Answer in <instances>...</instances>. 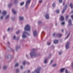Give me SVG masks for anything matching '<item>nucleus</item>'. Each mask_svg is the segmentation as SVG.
Wrapping results in <instances>:
<instances>
[{"mask_svg":"<svg viewBox=\"0 0 73 73\" xmlns=\"http://www.w3.org/2000/svg\"><path fill=\"white\" fill-rule=\"evenodd\" d=\"M24 30L26 31H31V26L29 24L26 25L24 28Z\"/></svg>","mask_w":73,"mask_h":73,"instance_id":"obj_1","label":"nucleus"},{"mask_svg":"<svg viewBox=\"0 0 73 73\" xmlns=\"http://www.w3.org/2000/svg\"><path fill=\"white\" fill-rule=\"evenodd\" d=\"M30 54L32 58L33 57H36L38 56V54H36L33 51H31L30 53Z\"/></svg>","mask_w":73,"mask_h":73,"instance_id":"obj_2","label":"nucleus"},{"mask_svg":"<svg viewBox=\"0 0 73 73\" xmlns=\"http://www.w3.org/2000/svg\"><path fill=\"white\" fill-rule=\"evenodd\" d=\"M26 34H27L28 35V36H30V34H29L28 32L26 31H24L23 32V33L22 35V37L24 38H27V36L26 35Z\"/></svg>","mask_w":73,"mask_h":73,"instance_id":"obj_3","label":"nucleus"},{"mask_svg":"<svg viewBox=\"0 0 73 73\" xmlns=\"http://www.w3.org/2000/svg\"><path fill=\"white\" fill-rule=\"evenodd\" d=\"M40 69H41V68L39 67L37 69L35 70L34 72H32V73H35L36 72V73H40Z\"/></svg>","mask_w":73,"mask_h":73,"instance_id":"obj_4","label":"nucleus"},{"mask_svg":"<svg viewBox=\"0 0 73 73\" xmlns=\"http://www.w3.org/2000/svg\"><path fill=\"white\" fill-rule=\"evenodd\" d=\"M70 43L69 42H67L66 45V49H69V45H70Z\"/></svg>","mask_w":73,"mask_h":73,"instance_id":"obj_5","label":"nucleus"},{"mask_svg":"<svg viewBox=\"0 0 73 73\" xmlns=\"http://www.w3.org/2000/svg\"><path fill=\"white\" fill-rule=\"evenodd\" d=\"M30 2H31V0H27V1L26 2V8H27L28 7V4L30 3Z\"/></svg>","mask_w":73,"mask_h":73,"instance_id":"obj_6","label":"nucleus"},{"mask_svg":"<svg viewBox=\"0 0 73 73\" xmlns=\"http://www.w3.org/2000/svg\"><path fill=\"white\" fill-rule=\"evenodd\" d=\"M53 35L54 36H58V37H61V36H62V35H61V34H56L55 33H54L53 34Z\"/></svg>","mask_w":73,"mask_h":73,"instance_id":"obj_7","label":"nucleus"},{"mask_svg":"<svg viewBox=\"0 0 73 73\" xmlns=\"http://www.w3.org/2000/svg\"><path fill=\"white\" fill-rule=\"evenodd\" d=\"M33 35L34 36H37V31L36 30H35L33 32Z\"/></svg>","mask_w":73,"mask_h":73,"instance_id":"obj_8","label":"nucleus"},{"mask_svg":"<svg viewBox=\"0 0 73 73\" xmlns=\"http://www.w3.org/2000/svg\"><path fill=\"white\" fill-rule=\"evenodd\" d=\"M45 17L46 19H49V14H46L45 15Z\"/></svg>","mask_w":73,"mask_h":73,"instance_id":"obj_9","label":"nucleus"},{"mask_svg":"<svg viewBox=\"0 0 73 73\" xmlns=\"http://www.w3.org/2000/svg\"><path fill=\"white\" fill-rule=\"evenodd\" d=\"M68 23H69V25L70 26L71 25H72V21L71 19H69Z\"/></svg>","mask_w":73,"mask_h":73,"instance_id":"obj_10","label":"nucleus"},{"mask_svg":"<svg viewBox=\"0 0 73 73\" xmlns=\"http://www.w3.org/2000/svg\"><path fill=\"white\" fill-rule=\"evenodd\" d=\"M65 68H64L61 69L60 70V72L61 73H63V72H64V71L65 70Z\"/></svg>","mask_w":73,"mask_h":73,"instance_id":"obj_11","label":"nucleus"},{"mask_svg":"<svg viewBox=\"0 0 73 73\" xmlns=\"http://www.w3.org/2000/svg\"><path fill=\"white\" fill-rule=\"evenodd\" d=\"M48 58H49L48 57L47 58H45V59L44 60V63L45 64H46V63H47V62H48V61H47V59H48Z\"/></svg>","mask_w":73,"mask_h":73,"instance_id":"obj_12","label":"nucleus"},{"mask_svg":"<svg viewBox=\"0 0 73 73\" xmlns=\"http://www.w3.org/2000/svg\"><path fill=\"white\" fill-rule=\"evenodd\" d=\"M64 8H65V9H63L62 11V13H63L64 12L65 10V9H66V8H67V5H66Z\"/></svg>","mask_w":73,"mask_h":73,"instance_id":"obj_13","label":"nucleus"},{"mask_svg":"<svg viewBox=\"0 0 73 73\" xmlns=\"http://www.w3.org/2000/svg\"><path fill=\"white\" fill-rule=\"evenodd\" d=\"M6 13L7 11H4L2 13V14L3 15V16H5V15H6Z\"/></svg>","mask_w":73,"mask_h":73,"instance_id":"obj_14","label":"nucleus"},{"mask_svg":"<svg viewBox=\"0 0 73 73\" xmlns=\"http://www.w3.org/2000/svg\"><path fill=\"white\" fill-rule=\"evenodd\" d=\"M20 48V46H16L15 47V49L16 50H17L18 49H19Z\"/></svg>","mask_w":73,"mask_h":73,"instance_id":"obj_15","label":"nucleus"},{"mask_svg":"<svg viewBox=\"0 0 73 73\" xmlns=\"http://www.w3.org/2000/svg\"><path fill=\"white\" fill-rule=\"evenodd\" d=\"M54 44H57L58 43V40H54Z\"/></svg>","mask_w":73,"mask_h":73,"instance_id":"obj_16","label":"nucleus"},{"mask_svg":"<svg viewBox=\"0 0 73 73\" xmlns=\"http://www.w3.org/2000/svg\"><path fill=\"white\" fill-rule=\"evenodd\" d=\"M12 11L14 14H16L17 13L16 11H15L14 9H13L12 10Z\"/></svg>","mask_w":73,"mask_h":73,"instance_id":"obj_17","label":"nucleus"},{"mask_svg":"<svg viewBox=\"0 0 73 73\" xmlns=\"http://www.w3.org/2000/svg\"><path fill=\"white\" fill-rule=\"evenodd\" d=\"M19 19L20 20H23L24 19V17L22 16H21L19 17Z\"/></svg>","mask_w":73,"mask_h":73,"instance_id":"obj_18","label":"nucleus"},{"mask_svg":"<svg viewBox=\"0 0 73 73\" xmlns=\"http://www.w3.org/2000/svg\"><path fill=\"white\" fill-rule=\"evenodd\" d=\"M70 7L71 8H73V4L72 3H71L70 4Z\"/></svg>","mask_w":73,"mask_h":73,"instance_id":"obj_19","label":"nucleus"},{"mask_svg":"<svg viewBox=\"0 0 73 73\" xmlns=\"http://www.w3.org/2000/svg\"><path fill=\"white\" fill-rule=\"evenodd\" d=\"M60 18L61 19V21H62V20H64V18L63 16H61L60 17Z\"/></svg>","mask_w":73,"mask_h":73,"instance_id":"obj_20","label":"nucleus"},{"mask_svg":"<svg viewBox=\"0 0 73 73\" xmlns=\"http://www.w3.org/2000/svg\"><path fill=\"white\" fill-rule=\"evenodd\" d=\"M26 63H27V62H26V61H23V64L24 65H25V64H26Z\"/></svg>","mask_w":73,"mask_h":73,"instance_id":"obj_21","label":"nucleus"},{"mask_svg":"<svg viewBox=\"0 0 73 73\" xmlns=\"http://www.w3.org/2000/svg\"><path fill=\"white\" fill-rule=\"evenodd\" d=\"M7 68V66H4L3 67V69H6Z\"/></svg>","mask_w":73,"mask_h":73,"instance_id":"obj_22","label":"nucleus"},{"mask_svg":"<svg viewBox=\"0 0 73 73\" xmlns=\"http://www.w3.org/2000/svg\"><path fill=\"white\" fill-rule=\"evenodd\" d=\"M9 17V15H8L5 17L6 19H8Z\"/></svg>","mask_w":73,"mask_h":73,"instance_id":"obj_23","label":"nucleus"},{"mask_svg":"<svg viewBox=\"0 0 73 73\" xmlns=\"http://www.w3.org/2000/svg\"><path fill=\"white\" fill-rule=\"evenodd\" d=\"M53 7H56V3H54L52 4Z\"/></svg>","mask_w":73,"mask_h":73,"instance_id":"obj_24","label":"nucleus"},{"mask_svg":"<svg viewBox=\"0 0 73 73\" xmlns=\"http://www.w3.org/2000/svg\"><path fill=\"white\" fill-rule=\"evenodd\" d=\"M16 72L17 73H19L20 72V71L19 69H17L16 70Z\"/></svg>","mask_w":73,"mask_h":73,"instance_id":"obj_25","label":"nucleus"},{"mask_svg":"<svg viewBox=\"0 0 73 73\" xmlns=\"http://www.w3.org/2000/svg\"><path fill=\"white\" fill-rule=\"evenodd\" d=\"M56 12L57 13H60V10H58V9L56 10Z\"/></svg>","mask_w":73,"mask_h":73,"instance_id":"obj_26","label":"nucleus"},{"mask_svg":"<svg viewBox=\"0 0 73 73\" xmlns=\"http://www.w3.org/2000/svg\"><path fill=\"white\" fill-rule=\"evenodd\" d=\"M4 18V15H2L1 17V20H3V19Z\"/></svg>","mask_w":73,"mask_h":73,"instance_id":"obj_27","label":"nucleus"},{"mask_svg":"<svg viewBox=\"0 0 73 73\" xmlns=\"http://www.w3.org/2000/svg\"><path fill=\"white\" fill-rule=\"evenodd\" d=\"M65 72L66 73H70V72H68V71L67 70H66Z\"/></svg>","mask_w":73,"mask_h":73,"instance_id":"obj_28","label":"nucleus"},{"mask_svg":"<svg viewBox=\"0 0 73 73\" xmlns=\"http://www.w3.org/2000/svg\"><path fill=\"white\" fill-rule=\"evenodd\" d=\"M12 5V4H9L8 5V7H11V6Z\"/></svg>","mask_w":73,"mask_h":73,"instance_id":"obj_29","label":"nucleus"},{"mask_svg":"<svg viewBox=\"0 0 73 73\" xmlns=\"http://www.w3.org/2000/svg\"><path fill=\"white\" fill-rule=\"evenodd\" d=\"M19 64L18 63H17L15 65V67H17V66H19Z\"/></svg>","mask_w":73,"mask_h":73,"instance_id":"obj_30","label":"nucleus"},{"mask_svg":"<svg viewBox=\"0 0 73 73\" xmlns=\"http://www.w3.org/2000/svg\"><path fill=\"white\" fill-rule=\"evenodd\" d=\"M71 66L72 68H73V62L71 63Z\"/></svg>","mask_w":73,"mask_h":73,"instance_id":"obj_31","label":"nucleus"},{"mask_svg":"<svg viewBox=\"0 0 73 73\" xmlns=\"http://www.w3.org/2000/svg\"><path fill=\"white\" fill-rule=\"evenodd\" d=\"M24 2H22L21 3V5L22 6V5H24Z\"/></svg>","mask_w":73,"mask_h":73,"instance_id":"obj_32","label":"nucleus"},{"mask_svg":"<svg viewBox=\"0 0 73 73\" xmlns=\"http://www.w3.org/2000/svg\"><path fill=\"white\" fill-rule=\"evenodd\" d=\"M41 23H42L41 21H38V24H41Z\"/></svg>","mask_w":73,"mask_h":73,"instance_id":"obj_33","label":"nucleus"},{"mask_svg":"<svg viewBox=\"0 0 73 73\" xmlns=\"http://www.w3.org/2000/svg\"><path fill=\"white\" fill-rule=\"evenodd\" d=\"M20 30H19L17 32V34H19V33L20 32Z\"/></svg>","mask_w":73,"mask_h":73,"instance_id":"obj_34","label":"nucleus"},{"mask_svg":"<svg viewBox=\"0 0 73 73\" xmlns=\"http://www.w3.org/2000/svg\"><path fill=\"white\" fill-rule=\"evenodd\" d=\"M53 66V67H55V66H56V64H54L52 65Z\"/></svg>","mask_w":73,"mask_h":73,"instance_id":"obj_35","label":"nucleus"},{"mask_svg":"<svg viewBox=\"0 0 73 73\" xmlns=\"http://www.w3.org/2000/svg\"><path fill=\"white\" fill-rule=\"evenodd\" d=\"M59 55H61V54H62V52H59Z\"/></svg>","mask_w":73,"mask_h":73,"instance_id":"obj_36","label":"nucleus"},{"mask_svg":"<svg viewBox=\"0 0 73 73\" xmlns=\"http://www.w3.org/2000/svg\"><path fill=\"white\" fill-rule=\"evenodd\" d=\"M62 1V0H59V2L60 3H61Z\"/></svg>","mask_w":73,"mask_h":73,"instance_id":"obj_37","label":"nucleus"},{"mask_svg":"<svg viewBox=\"0 0 73 73\" xmlns=\"http://www.w3.org/2000/svg\"><path fill=\"white\" fill-rule=\"evenodd\" d=\"M39 3H42V0H40L39 1Z\"/></svg>","mask_w":73,"mask_h":73,"instance_id":"obj_38","label":"nucleus"},{"mask_svg":"<svg viewBox=\"0 0 73 73\" xmlns=\"http://www.w3.org/2000/svg\"><path fill=\"white\" fill-rule=\"evenodd\" d=\"M68 17H69V16L68 15L66 16V19H68Z\"/></svg>","mask_w":73,"mask_h":73,"instance_id":"obj_39","label":"nucleus"},{"mask_svg":"<svg viewBox=\"0 0 73 73\" xmlns=\"http://www.w3.org/2000/svg\"><path fill=\"white\" fill-rule=\"evenodd\" d=\"M16 36H14L13 37V39H16Z\"/></svg>","mask_w":73,"mask_h":73,"instance_id":"obj_40","label":"nucleus"},{"mask_svg":"<svg viewBox=\"0 0 73 73\" xmlns=\"http://www.w3.org/2000/svg\"><path fill=\"white\" fill-rule=\"evenodd\" d=\"M69 35H70V34H68V35L67 36L66 38V39L68 38V37H69Z\"/></svg>","mask_w":73,"mask_h":73,"instance_id":"obj_41","label":"nucleus"},{"mask_svg":"<svg viewBox=\"0 0 73 73\" xmlns=\"http://www.w3.org/2000/svg\"><path fill=\"white\" fill-rule=\"evenodd\" d=\"M51 44V42H47V44L48 45H50Z\"/></svg>","mask_w":73,"mask_h":73,"instance_id":"obj_42","label":"nucleus"},{"mask_svg":"<svg viewBox=\"0 0 73 73\" xmlns=\"http://www.w3.org/2000/svg\"><path fill=\"white\" fill-rule=\"evenodd\" d=\"M62 25H64V24H65V22H62Z\"/></svg>","mask_w":73,"mask_h":73,"instance_id":"obj_43","label":"nucleus"},{"mask_svg":"<svg viewBox=\"0 0 73 73\" xmlns=\"http://www.w3.org/2000/svg\"><path fill=\"white\" fill-rule=\"evenodd\" d=\"M21 69H23V67L22 66H21Z\"/></svg>","mask_w":73,"mask_h":73,"instance_id":"obj_44","label":"nucleus"},{"mask_svg":"<svg viewBox=\"0 0 73 73\" xmlns=\"http://www.w3.org/2000/svg\"><path fill=\"white\" fill-rule=\"evenodd\" d=\"M10 30V29L9 28L7 29V31L9 32V31Z\"/></svg>","mask_w":73,"mask_h":73,"instance_id":"obj_45","label":"nucleus"},{"mask_svg":"<svg viewBox=\"0 0 73 73\" xmlns=\"http://www.w3.org/2000/svg\"><path fill=\"white\" fill-rule=\"evenodd\" d=\"M53 62V60H52L50 62V64H52V63Z\"/></svg>","mask_w":73,"mask_h":73,"instance_id":"obj_46","label":"nucleus"},{"mask_svg":"<svg viewBox=\"0 0 73 73\" xmlns=\"http://www.w3.org/2000/svg\"><path fill=\"white\" fill-rule=\"evenodd\" d=\"M71 17L72 19H73V15H71Z\"/></svg>","mask_w":73,"mask_h":73,"instance_id":"obj_47","label":"nucleus"},{"mask_svg":"<svg viewBox=\"0 0 73 73\" xmlns=\"http://www.w3.org/2000/svg\"><path fill=\"white\" fill-rule=\"evenodd\" d=\"M8 56H7L5 57L6 58H8Z\"/></svg>","mask_w":73,"mask_h":73,"instance_id":"obj_48","label":"nucleus"},{"mask_svg":"<svg viewBox=\"0 0 73 73\" xmlns=\"http://www.w3.org/2000/svg\"><path fill=\"white\" fill-rule=\"evenodd\" d=\"M30 72V70H28V73H29Z\"/></svg>","mask_w":73,"mask_h":73,"instance_id":"obj_49","label":"nucleus"},{"mask_svg":"<svg viewBox=\"0 0 73 73\" xmlns=\"http://www.w3.org/2000/svg\"><path fill=\"white\" fill-rule=\"evenodd\" d=\"M62 32H64V30L63 29L62 30Z\"/></svg>","mask_w":73,"mask_h":73,"instance_id":"obj_50","label":"nucleus"},{"mask_svg":"<svg viewBox=\"0 0 73 73\" xmlns=\"http://www.w3.org/2000/svg\"><path fill=\"white\" fill-rule=\"evenodd\" d=\"M64 4H65V3H63V5H64Z\"/></svg>","mask_w":73,"mask_h":73,"instance_id":"obj_51","label":"nucleus"},{"mask_svg":"<svg viewBox=\"0 0 73 73\" xmlns=\"http://www.w3.org/2000/svg\"><path fill=\"white\" fill-rule=\"evenodd\" d=\"M55 25L56 26L57 25V23H55Z\"/></svg>","mask_w":73,"mask_h":73,"instance_id":"obj_52","label":"nucleus"},{"mask_svg":"<svg viewBox=\"0 0 73 73\" xmlns=\"http://www.w3.org/2000/svg\"><path fill=\"white\" fill-rule=\"evenodd\" d=\"M28 64H29L30 63H27V64L28 65Z\"/></svg>","mask_w":73,"mask_h":73,"instance_id":"obj_53","label":"nucleus"},{"mask_svg":"<svg viewBox=\"0 0 73 73\" xmlns=\"http://www.w3.org/2000/svg\"><path fill=\"white\" fill-rule=\"evenodd\" d=\"M26 56L27 57H28V55H26Z\"/></svg>","mask_w":73,"mask_h":73,"instance_id":"obj_54","label":"nucleus"},{"mask_svg":"<svg viewBox=\"0 0 73 73\" xmlns=\"http://www.w3.org/2000/svg\"><path fill=\"white\" fill-rule=\"evenodd\" d=\"M72 13H73V11H72Z\"/></svg>","mask_w":73,"mask_h":73,"instance_id":"obj_55","label":"nucleus"},{"mask_svg":"<svg viewBox=\"0 0 73 73\" xmlns=\"http://www.w3.org/2000/svg\"><path fill=\"white\" fill-rule=\"evenodd\" d=\"M8 44H9V42H8Z\"/></svg>","mask_w":73,"mask_h":73,"instance_id":"obj_56","label":"nucleus"},{"mask_svg":"<svg viewBox=\"0 0 73 73\" xmlns=\"http://www.w3.org/2000/svg\"><path fill=\"white\" fill-rule=\"evenodd\" d=\"M1 68V66L0 65V69Z\"/></svg>","mask_w":73,"mask_h":73,"instance_id":"obj_57","label":"nucleus"},{"mask_svg":"<svg viewBox=\"0 0 73 73\" xmlns=\"http://www.w3.org/2000/svg\"><path fill=\"white\" fill-rule=\"evenodd\" d=\"M49 57H50V56H49Z\"/></svg>","mask_w":73,"mask_h":73,"instance_id":"obj_58","label":"nucleus"}]
</instances>
